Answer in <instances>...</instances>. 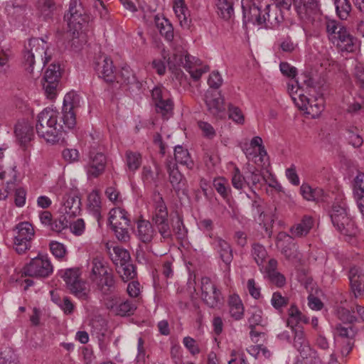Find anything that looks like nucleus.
Here are the masks:
<instances>
[{"label": "nucleus", "instance_id": "obj_1", "mask_svg": "<svg viewBox=\"0 0 364 364\" xmlns=\"http://www.w3.org/2000/svg\"><path fill=\"white\" fill-rule=\"evenodd\" d=\"M244 23L262 26L269 23L272 28L283 21L282 11L273 0H251L242 8Z\"/></svg>", "mask_w": 364, "mask_h": 364}, {"label": "nucleus", "instance_id": "obj_2", "mask_svg": "<svg viewBox=\"0 0 364 364\" xmlns=\"http://www.w3.org/2000/svg\"><path fill=\"white\" fill-rule=\"evenodd\" d=\"M60 113L49 107L42 110L37 117L36 130L39 137L55 144L63 137L68 127L60 120Z\"/></svg>", "mask_w": 364, "mask_h": 364}, {"label": "nucleus", "instance_id": "obj_3", "mask_svg": "<svg viewBox=\"0 0 364 364\" xmlns=\"http://www.w3.org/2000/svg\"><path fill=\"white\" fill-rule=\"evenodd\" d=\"M154 211L152 215V223L161 235V242L173 240V234L168 223L167 206L163 197L158 191L154 192Z\"/></svg>", "mask_w": 364, "mask_h": 364}, {"label": "nucleus", "instance_id": "obj_4", "mask_svg": "<svg viewBox=\"0 0 364 364\" xmlns=\"http://www.w3.org/2000/svg\"><path fill=\"white\" fill-rule=\"evenodd\" d=\"M47 43L42 38H31L28 45L25 46L23 53V64L26 70L32 73L35 58L41 60L43 65L46 64L50 60V57L47 55Z\"/></svg>", "mask_w": 364, "mask_h": 364}, {"label": "nucleus", "instance_id": "obj_5", "mask_svg": "<svg viewBox=\"0 0 364 364\" xmlns=\"http://www.w3.org/2000/svg\"><path fill=\"white\" fill-rule=\"evenodd\" d=\"M80 272L78 268L65 269L61 274L67 288L70 291L82 300H87L89 298V289L85 282L80 279Z\"/></svg>", "mask_w": 364, "mask_h": 364}, {"label": "nucleus", "instance_id": "obj_6", "mask_svg": "<svg viewBox=\"0 0 364 364\" xmlns=\"http://www.w3.org/2000/svg\"><path fill=\"white\" fill-rule=\"evenodd\" d=\"M53 271V265L46 256H37L30 260L22 269V276L36 278L49 277Z\"/></svg>", "mask_w": 364, "mask_h": 364}, {"label": "nucleus", "instance_id": "obj_7", "mask_svg": "<svg viewBox=\"0 0 364 364\" xmlns=\"http://www.w3.org/2000/svg\"><path fill=\"white\" fill-rule=\"evenodd\" d=\"M330 217L333 226L344 235L353 233L354 223L348 215L344 204L334 203L330 211Z\"/></svg>", "mask_w": 364, "mask_h": 364}, {"label": "nucleus", "instance_id": "obj_8", "mask_svg": "<svg viewBox=\"0 0 364 364\" xmlns=\"http://www.w3.org/2000/svg\"><path fill=\"white\" fill-rule=\"evenodd\" d=\"M80 105V97L75 92L71 91L65 95L60 120L68 127V129L75 127L76 124L75 109Z\"/></svg>", "mask_w": 364, "mask_h": 364}, {"label": "nucleus", "instance_id": "obj_9", "mask_svg": "<svg viewBox=\"0 0 364 364\" xmlns=\"http://www.w3.org/2000/svg\"><path fill=\"white\" fill-rule=\"evenodd\" d=\"M65 19L67 21L70 31L75 32L82 28V25L87 21V16L81 4L77 0H71L69 5L68 13L65 15Z\"/></svg>", "mask_w": 364, "mask_h": 364}, {"label": "nucleus", "instance_id": "obj_10", "mask_svg": "<svg viewBox=\"0 0 364 364\" xmlns=\"http://www.w3.org/2000/svg\"><path fill=\"white\" fill-rule=\"evenodd\" d=\"M201 299L210 308H216L221 304V291L209 277H204L200 280Z\"/></svg>", "mask_w": 364, "mask_h": 364}, {"label": "nucleus", "instance_id": "obj_11", "mask_svg": "<svg viewBox=\"0 0 364 364\" xmlns=\"http://www.w3.org/2000/svg\"><path fill=\"white\" fill-rule=\"evenodd\" d=\"M204 100L208 111L211 115L218 119L225 117L224 99L220 91L208 90L205 94Z\"/></svg>", "mask_w": 364, "mask_h": 364}, {"label": "nucleus", "instance_id": "obj_12", "mask_svg": "<svg viewBox=\"0 0 364 364\" xmlns=\"http://www.w3.org/2000/svg\"><path fill=\"white\" fill-rule=\"evenodd\" d=\"M60 77V65L50 64L46 70L43 77L45 80L43 88L48 98L52 100L55 97Z\"/></svg>", "mask_w": 364, "mask_h": 364}, {"label": "nucleus", "instance_id": "obj_13", "mask_svg": "<svg viewBox=\"0 0 364 364\" xmlns=\"http://www.w3.org/2000/svg\"><path fill=\"white\" fill-rule=\"evenodd\" d=\"M169 174V181L178 198L187 195L186 180L183 174L178 171L176 164L170 163L167 166Z\"/></svg>", "mask_w": 364, "mask_h": 364}, {"label": "nucleus", "instance_id": "obj_14", "mask_svg": "<svg viewBox=\"0 0 364 364\" xmlns=\"http://www.w3.org/2000/svg\"><path fill=\"white\" fill-rule=\"evenodd\" d=\"M107 159L102 153H90L89 161L85 166L87 176L97 178L102 175L105 168Z\"/></svg>", "mask_w": 364, "mask_h": 364}, {"label": "nucleus", "instance_id": "obj_15", "mask_svg": "<svg viewBox=\"0 0 364 364\" xmlns=\"http://www.w3.org/2000/svg\"><path fill=\"white\" fill-rule=\"evenodd\" d=\"M114 69L112 59L107 56L101 55L95 62V70L97 75L107 82L114 81Z\"/></svg>", "mask_w": 364, "mask_h": 364}, {"label": "nucleus", "instance_id": "obj_16", "mask_svg": "<svg viewBox=\"0 0 364 364\" xmlns=\"http://www.w3.org/2000/svg\"><path fill=\"white\" fill-rule=\"evenodd\" d=\"M293 7L300 20L306 21L317 10L318 0H293Z\"/></svg>", "mask_w": 364, "mask_h": 364}, {"label": "nucleus", "instance_id": "obj_17", "mask_svg": "<svg viewBox=\"0 0 364 364\" xmlns=\"http://www.w3.org/2000/svg\"><path fill=\"white\" fill-rule=\"evenodd\" d=\"M350 290L355 298L364 294V271L357 266L351 267L348 272Z\"/></svg>", "mask_w": 364, "mask_h": 364}, {"label": "nucleus", "instance_id": "obj_18", "mask_svg": "<svg viewBox=\"0 0 364 364\" xmlns=\"http://www.w3.org/2000/svg\"><path fill=\"white\" fill-rule=\"evenodd\" d=\"M252 209L255 213L259 215V220H260L263 223V228L266 232V235L268 237H271L272 235V223L277 218L276 213V207H273V209H271L269 213H264L261 208V205L257 200H254L252 202Z\"/></svg>", "mask_w": 364, "mask_h": 364}, {"label": "nucleus", "instance_id": "obj_19", "mask_svg": "<svg viewBox=\"0 0 364 364\" xmlns=\"http://www.w3.org/2000/svg\"><path fill=\"white\" fill-rule=\"evenodd\" d=\"M213 245L214 246V248L217 250L220 258L225 264V271L229 272L230 271V264L233 259L231 246L227 241L219 237L214 239Z\"/></svg>", "mask_w": 364, "mask_h": 364}, {"label": "nucleus", "instance_id": "obj_20", "mask_svg": "<svg viewBox=\"0 0 364 364\" xmlns=\"http://www.w3.org/2000/svg\"><path fill=\"white\" fill-rule=\"evenodd\" d=\"M338 34L336 35V41H331L336 46L340 47L347 51H353L357 43V38L350 34L346 26H342L338 29Z\"/></svg>", "mask_w": 364, "mask_h": 364}, {"label": "nucleus", "instance_id": "obj_21", "mask_svg": "<svg viewBox=\"0 0 364 364\" xmlns=\"http://www.w3.org/2000/svg\"><path fill=\"white\" fill-rule=\"evenodd\" d=\"M63 205L60 209L62 213L68 215L70 218L80 213L81 201L78 196L68 193L63 197Z\"/></svg>", "mask_w": 364, "mask_h": 364}, {"label": "nucleus", "instance_id": "obj_22", "mask_svg": "<svg viewBox=\"0 0 364 364\" xmlns=\"http://www.w3.org/2000/svg\"><path fill=\"white\" fill-rule=\"evenodd\" d=\"M336 331L338 336L343 340L341 353L346 356L350 352L353 346L354 331L351 326L345 327L341 324L336 326Z\"/></svg>", "mask_w": 364, "mask_h": 364}, {"label": "nucleus", "instance_id": "obj_23", "mask_svg": "<svg viewBox=\"0 0 364 364\" xmlns=\"http://www.w3.org/2000/svg\"><path fill=\"white\" fill-rule=\"evenodd\" d=\"M192 57L183 50H176L173 55L168 58L167 63L170 70H177L178 67L184 68H190V63Z\"/></svg>", "mask_w": 364, "mask_h": 364}, {"label": "nucleus", "instance_id": "obj_24", "mask_svg": "<svg viewBox=\"0 0 364 364\" xmlns=\"http://www.w3.org/2000/svg\"><path fill=\"white\" fill-rule=\"evenodd\" d=\"M173 10L179 21L180 25L184 28H189L191 24L190 11L184 0H173Z\"/></svg>", "mask_w": 364, "mask_h": 364}, {"label": "nucleus", "instance_id": "obj_25", "mask_svg": "<svg viewBox=\"0 0 364 364\" xmlns=\"http://www.w3.org/2000/svg\"><path fill=\"white\" fill-rule=\"evenodd\" d=\"M93 281L96 282L102 294L113 293L116 289V282L111 270L96 279H93Z\"/></svg>", "mask_w": 364, "mask_h": 364}, {"label": "nucleus", "instance_id": "obj_26", "mask_svg": "<svg viewBox=\"0 0 364 364\" xmlns=\"http://www.w3.org/2000/svg\"><path fill=\"white\" fill-rule=\"evenodd\" d=\"M15 134L21 145L26 147L33 137V127L28 122H18L15 126Z\"/></svg>", "mask_w": 364, "mask_h": 364}, {"label": "nucleus", "instance_id": "obj_27", "mask_svg": "<svg viewBox=\"0 0 364 364\" xmlns=\"http://www.w3.org/2000/svg\"><path fill=\"white\" fill-rule=\"evenodd\" d=\"M109 223L111 227L129 228L130 220L127 218V213L124 209L112 208L109 212Z\"/></svg>", "mask_w": 364, "mask_h": 364}, {"label": "nucleus", "instance_id": "obj_28", "mask_svg": "<svg viewBox=\"0 0 364 364\" xmlns=\"http://www.w3.org/2000/svg\"><path fill=\"white\" fill-rule=\"evenodd\" d=\"M156 231L154 229L152 224L146 220H141L137 223V237L144 243L150 242Z\"/></svg>", "mask_w": 364, "mask_h": 364}, {"label": "nucleus", "instance_id": "obj_29", "mask_svg": "<svg viewBox=\"0 0 364 364\" xmlns=\"http://www.w3.org/2000/svg\"><path fill=\"white\" fill-rule=\"evenodd\" d=\"M313 225V218L311 216L304 215L300 223L291 228L290 232L294 237H301L309 232Z\"/></svg>", "mask_w": 364, "mask_h": 364}, {"label": "nucleus", "instance_id": "obj_30", "mask_svg": "<svg viewBox=\"0 0 364 364\" xmlns=\"http://www.w3.org/2000/svg\"><path fill=\"white\" fill-rule=\"evenodd\" d=\"M354 193L358 207L364 219V173H359L355 179Z\"/></svg>", "mask_w": 364, "mask_h": 364}, {"label": "nucleus", "instance_id": "obj_31", "mask_svg": "<svg viewBox=\"0 0 364 364\" xmlns=\"http://www.w3.org/2000/svg\"><path fill=\"white\" fill-rule=\"evenodd\" d=\"M230 314L235 320H240L244 316V306L238 295L232 294L228 301Z\"/></svg>", "mask_w": 364, "mask_h": 364}, {"label": "nucleus", "instance_id": "obj_32", "mask_svg": "<svg viewBox=\"0 0 364 364\" xmlns=\"http://www.w3.org/2000/svg\"><path fill=\"white\" fill-rule=\"evenodd\" d=\"M88 209L97 220L99 226H101V200L98 193L95 191H92L88 196Z\"/></svg>", "mask_w": 364, "mask_h": 364}, {"label": "nucleus", "instance_id": "obj_33", "mask_svg": "<svg viewBox=\"0 0 364 364\" xmlns=\"http://www.w3.org/2000/svg\"><path fill=\"white\" fill-rule=\"evenodd\" d=\"M56 6L53 0H38L37 2L38 14L45 21L51 19Z\"/></svg>", "mask_w": 364, "mask_h": 364}, {"label": "nucleus", "instance_id": "obj_34", "mask_svg": "<svg viewBox=\"0 0 364 364\" xmlns=\"http://www.w3.org/2000/svg\"><path fill=\"white\" fill-rule=\"evenodd\" d=\"M174 157L176 162L186 166L188 169L193 168L194 162L188 149H184L182 146L177 145L175 146Z\"/></svg>", "mask_w": 364, "mask_h": 364}, {"label": "nucleus", "instance_id": "obj_35", "mask_svg": "<svg viewBox=\"0 0 364 364\" xmlns=\"http://www.w3.org/2000/svg\"><path fill=\"white\" fill-rule=\"evenodd\" d=\"M217 12L220 17L229 20L234 16L233 0H215Z\"/></svg>", "mask_w": 364, "mask_h": 364}, {"label": "nucleus", "instance_id": "obj_36", "mask_svg": "<svg viewBox=\"0 0 364 364\" xmlns=\"http://www.w3.org/2000/svg\"><path fill=\"white\" fill-rule=\"evenodd\" d=\"M346 139L354 148H360L363 144V138L357 127L348 126L346 128Z\"/></svg>", "mask_w": 364, "mask_h": 364}, {"label": "nucleus", "instance_id": "obj_37", "mask_svg": "<svg viewBox=\"0 0 364 364\" xmlns=\"http://www.w3.org/2000/svg\"><path fill=\"white\" fill-rule=\"evenodd\" d=\"M13 231L14 236L23 238L26 241H31L35 234L33 226L28 222L19 223Z\"/></svg>", "mask_w": 364, "mask_h": 364}, {"label": "nucleus", "instance_id": "obj_38", "mask_svg": "<svg viewBox=\"0 0 364 364\" xmlns=\"http://www.w3.org/2000/svg\"><path fill=\"white\" fill-rule=\"evenodd\" d=\"M155 23L159 31L160 34L168 41H171L173 38V28L169 21L165 18L155 17Z\"/></svg>", "mask_w": 364, "mask_h": 364}, {"label": "nucleus", "instance_id": "obj_39", "mask_svg": "<svg viewBox=\"0 0 364 364\" xmlns=\"http://www.w3.org/2000/svg\"><path fill=\"white\" fill-rule=\"evenodd\" d=\"M136 309L135 301L126 300L119 304L116 307L115 314L121 316H127L133 315Z\"/></svg>", "mask_w": 364, "mask_h": 364}, {"label": "nucleus", "instance_id": "obj_40", "mask_svg": "<svg viewBox=\"0 0 364 364\" xmlns=\"http://www.w3.org/2000/svg\"><path fill=\"white\" fill-rule=\"evenodd\" d=\"M92 266L91 279L92 281L93 279H96L109 271L103 262V258L100 257H95L92 259Z\"/></svg>", "mask_w": 364, "mask_h": 364}, {"label": "nucleus", "instance_id": "obj_41", "mask_svg": "<svg viewBox=\"0 0 364 364\" xmlns=\"http://www.w3.org/2000/svg\"><path fill=\"white\" fill-rule=\"evenodd\" d=\"M126 160L128 168L131 171H135L141 164V156L138 152L127 151L126 152Z\"/></svg>", "mask_w": 364, "mask_h": 364}, {"label": "nucleus", "instance_id": "obj_42", "mask_svg": "<svg viewBox=\"0 0 364 364\" xmlns=\"http://www.w3.org/2000/svg\"><path fill=\"white\" fill-rule=\"evenodd\" d=\"M151 97L154 105L161 101L171 99L169 92L163 86H156L151 90Z\"/></svg>", "mask_w": 364, "mask_h": 364}, {"label": "nucleus", "instance_id": "obj_43", "mask_svg": "<svg viewBox=\"0 0 364 364\" xmlns=\"http://www.w3.org/2000/svg\"><path fill=\"white\" fill-rule=\"evenodd\" d=\"M336 12L341 19H346L351 10L348 0H334Z\"/></svg>", "mask_w": 364, "mask_h": 364}, {"label": "nucleus", "instance_id": "obj_44", "mask_svg": "<svg viewBox=\"0 0 364 364\" xmlns=\"http://www.w3.org/2000/svg\"><path fill=\"white\" fill-rule=\"evenodd\" d=\"M213 186L217 192L224 198L228 199L230 196V188L227 184L224 178H216L213 181Z\"/></svg>", "mask_w": 364, "mask_h": 364}, {"label": "nucleus", "instance_id": "obj_45", "mask_svg": "<svg viewBox=\"0 0 364 364\" xmlns=\"http://www.w3.org/2000/svg\"><path fill=\"white\" fill-rule=\"evenodd\" d=\"M156 111L157 113L161 114L164 117L168 118L172 114L173 109V102L172 99L159 102L155 105Z\"/></svg>", "mask_w": 364, "mask_h": 364}, {"label": "nucleus", "instance_id": "obj_46", "mask_svg": "<svg viewBox=\"0 0 364 364\" xmlns=\"http://www.w3.org/2000/svg\"><path fill=\"white\" fill-rule=\"evenodd\" d=\"M119 272L122 274V278L124 281L133 279L136 275V267L130 262L122 264Z\"/></svg>", "mask_w": 364, "mask_h": 364}, {"label": "nucleus", "instance_id": "obj_47", "mask_svg": "<svg viewBox=\"0 0 364 364\" xmlns=\"http://www.w3.org/2000/svg\"><path fill=\"white\" fill-rule=\"evenodd\" d=\"M232 185L238 190H242L245 185L249 186V181H247L246 176H244L237 167L235 168L232 173Z\"/></svg>", "mask_w": 364, "mask_h": 364}, {"label": "nucleus", "instance_id": "obj_48", "mask_svg": "<svg viewBox=\"0 0 364 364\" xmlns=\"http://www.w3.org/2000/svg\"><path fill=\"white\" fill-rule=\"evenodd\" d=\"M252 254L256 263L259 266L262 265L267 255L264 247L259 244H254L252 245Z\"/></svg>", "mask_w": 364, "mask_h": 364}, {"label": "nucleus", "instance_id": "obj_49", "mask_svg": "<svg viewBox=\"0 0 364 364\" xmlns=\"http://www.w3.org/2000/svg\"><path fill=\"white\" fill-rule=\"evenodd\" d=\"M291 330L294 333V346L299 351H301V348L305 346L306 343L303 328L300 326H295L291 328Z\"/></svg>", "mask_w": 364, "mask_h": 364}, {"label": "nucleus", "instance_id": "obj_50", "mask_svg": "<svg viewBox=\"0 0 364 364\" xmlns=\"http://www.w3.org/2000/svg\"><path fill=\"white\" fill-rule=\"evenodd\" d=\"M344 26L341 23L336 20H328L326 22V28L331 41H336V35L338 33V29Z\"/></svg>", "mask_w": 364, "mask_h": 364}, {"label": "nucleus", "instance_id": "obj_51", "mask_svg": "<svg viewBox=\"0 0 364 364\" xmlns=\"http://www.w3.org/2000/svg\"><path fill=\"white\" fill-rule=\"evenodd\" d=\"M113 251L115 254V258L112 259L117 264L119 262L121 265L130 262V255L127 250L120 247H114Z\"/></svg>", "mask_w": 364, "mask_h": 364}, {"label": "nucleus", "instance_id": "obj_52", "mask_svg": "<svg viewBox=\"0 0 364 364\" xmlns=\"http://www.w3.org/2000/svg\"><path fill=\"white\" fill-rule=\"evenodd\" d=\"M103 296L106 307L115 313L116 307H117L119 304L120 299L119 296L114 292L108 294H103Z\"/></svg>", "mask_w": 364, "mask_h": 364}, {"label": "nucleus", "instance_id": "obj_53", "mask_svg": "<svg viewBox=\"0 0 364 364\" xmlns=\"http://www.w3.org/2000/svg\"><path fill=\"white\" fill-rule=\"evenodd\" d=\"M67 215H62L58 219L55 220L51 224V228L53 231L60 232L63 230L69 227L70 221Z\"/></svg>", "mask_w": 364, "mask_h": 364}, {"label": "nucleus", "instance_id": "obj_54", "mask_svg": "<svg viewBox=\"0 0 364 364\" xmlns=\"http://www.w3.org/2000/svg\"><path fill=\"white\" fill-rule=\"evenodd\" d=\"M14 237V247L16 250V252L19 254H23L26 252V250H29L31 248V241H26V240L17 237L16 236Z\"/></svg>", "mask_w": 364, "mask_h": 364}, {"label": "nucleus", "instance_id": "obj_55", "mask_svg": "<svg viewBox=\"0 0 364 364\" xmlns=\"http://www.w3.org/2000/svg\"><path fill=\"white\" fill-rule=\"evenodd\" d=\"M289 318L287 321V325L291 328L299 326L298 319L301 314V312L298 309L295 305H291L288 311Z\"/></svg>", "mask_w": 364, "mask_h": 364}, {"label": "nucleus", "instance_id": "obj_56", "mask_svg": "<svg viewBox=\"0 0 364 364\" xmlns=\"http://www.w3.org/2000/svg\"><path fill=\"white\" fill-rule=\"evenodd\" d=\"M121 80L126 85H132L136 82V78L129 67H124L120 73Z\"/></svg>", "mask_w": 364, "mask_h": 364}, {"label": "nucleus", "instance_id": "obj_57", "mask_svg": "<svg viewBox=\"0 0 364 364\" xmlns=\"http://www.w3.org/2000/svg\"><path fill=\"white\" fill-rule=\"evenodd\" d=\"M279 48L284 53H292L297 48V43L291 37L287 36L280 41Z\"/></svg>", "mask_w": 364, "mask_h": 364}, {"label": "nucleus", "instance_id": "obj_58", "mask_svg": "<svg viewBox=\"0 0 364 364\" xmlns=\"http://www.w3.org/2000/svg\"><path fill=\"white\" fill-rule=\"evenodd\" d=\"M210 86L209 90H218L223 83V79L220 74L218 71H213L210 74L208 80Z\"/></svg>", "mask_w": 364, "mask_h": 364}, {"label": "nucleus", "instance_id": "obj_59", "mask_svg": "<svg viewBox=\"0 0 364 364\" xmlns=\"http://www.w3.org/2000/svg\"><path fill=\"white\" fill-rule=\"evenodd\" d=\"M288 299L282 296L279 291L274 292L271 299L272 305L276 309L286 306L288 304Z\"/></svg>", "mask_w": 364, "mask_h": 364}, {"label": "nucleus", "instance_id": "obj_60", "mask_svg": "<svg viewBox=\"0 0 364 364\" xmlns=\"http://www.w3.org/2000/svg\"><path fill=\"white\" fill-rule=\"evenodd\" d=\"M228 116L229 118L232 119L234 122L238 124H243L245 119L242 113V111L237 107L230 105L228 107Z\"/></svg>", "mask_w": 364, "mask_h": 364}, {"label": "nucleus", "instance_id": "obj_61", "mask_svg": "<svg viewBox=\"0 0 364 364\" xmlns=\"http://www.w3.org/2000/svg\"><path fill=\"white\" fill-rule=\"evenodd\" d=\"M268 277L270 282L278 287H282L286 283L284 276L275 270L269 271Z\"/></svg>", "mask_w": 364, "mask_h": 364}, {"label": "nucleus", "instance_id": "obj_62", "mask_svg": "<svg viewBox=\"0 0 364 364\" xmlns=\"http://www.w3.org/2000/svg\"><path fill=\"white\" fill-rule=\"evenodd\" d=\"M173 231L178 239L183 240L186 237L188 230L183 224V221L181 217H178L176 225L173 228Z\"/></svg>", "mask_w": 364, "mask_h": 364}, {"label": "nucleus", "instance_id": "obj_63", "mask_svg": "<svg viewBox=\"0 0 364 364\" xmlns=\"http://www.w3.org/2000/svg\"><path fill=\"white\" fill-rule=\"evenodd\" d=\"M50 250L56 258L64 257L66 252L65 246L62 243L55 241L50 243Z\"/></svg>", "mask_w": 364, "mask_h": 364}, {"label": "nucleus", "instance_id": "obj_64", "mask_svg": "<svg viewBox=\"0 0 364 364\" xmlns=\"http://www.w3.org/2000/svg\"><path fill=\"white\" fill-rule=\"evenodd\" d=\"M198 127L203 132L204 136L208 139H213L215 136L216 133L213 127L205 122L200 121L198 122Z\"/></svg>", "mask_w": 364, "mask_h": 364}]
</instances>
